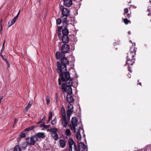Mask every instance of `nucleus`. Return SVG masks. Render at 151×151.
<instances>
[{
	"label": "nucleus",
	"mask_w": 151,
	"mask_h": 151,
	"mask_svg": "<svg viewBox=\"0 0 151 151\" xmlns=\"http://www.w3.org/2000/svg\"><path fill=\"white\" fill-rule=\"evenodd\" d=\"M61 62H57V71L59 74L60 78H59L58 80V84L60 85L61 81L65 82V80L71 79L70 76L69 72H67L66 65L69 64V61L65 57L62 58Z\"/></svg>",
	"instance_id": "obj_1"
},
{
	"label": "nucleus",
	"mask_w": 151,
	"mask_h": 151,
	"mask_svg": "<svg viewBox=\"0 0 151 151\" xmlns=\"http://www.w3.org/2000/svg\"><path fill=\"white\" fill-rule=\"evenodd\" d=\"M65 83H63L62 84L61 89L64 92H66L68 94L67 97V101L68 102H73L74 99L73 96H71L72 94V90L71 86L73 83L72 79L65 80Z\"/></svg>",
	"instance_id": "obj_2"
},
{
	"label": "nucleus",
	"mask_w": 151,
	"mask_h": 151,
	"mask_svg": "<svg viewBox=\"0 0 151 151\" xmlns=\"http://www.w3.org/2000/svg\"><path fill=\"white\" fill-rule=\"evenodd\" d=\"M68 142L69 151H72V146L73 147L74 151H87V147L83 143L81 142L79 144L78 150L77 147L72 139L69 138L68 139Z\"/></svg>",
	"instance_id": "obj_3"
},
{
	"label": "nucleus",
	"mask_w": 151,
	"mask_h": 151,
	"mask_svg": "<svg viewBox=\"0 0 151 151\" xmlns=\"http://www.w3.org/2000/svg\"><path fill=\"white\" fill-rule=\"evenodd\" d=\"M70 11V10H62V19L63 22L65 24H67L68 22H69V20H67V18L69 15Z\"/></svg>",
	"instance_id": "obj_4"
},
{
	"label": "nucleus",
	"mask_w": 151,
	"mask_h": 151,
	"mask_svg": "<svg viewBox=\"0 0 151 151\" xmlns=\"http://www.w3.org/2000/svg\"><path fill=\"white\" fill-rule=\"evenodd\" d=\"M78 121L76 117H74L71 119V125L70 127L71 130H73L74 132H76V127L77 125Z\"/></svg>",
	"instance_id": "obj_5"
},
{
	"label": "nucleus",
	"mask_w": 151,
	"mask_h": 151,
	"mask_svg": "<svg viewBox=\"0 0 151 151\" xmlns=\"http://www.w3.org/2000/svg\"><path fill=\"white\" fill-rule=\"evenodd\" d=\"M136 51V50H135V47H131L130 49V52L129 53V54L127 56V59H129V58L131 59L133 58L134 56H135V55Z\"/></svg>",
	"instance_id": "obj_6"
},
{
	"label": "nucleus",
	"mask_w": 151,
	"mask_h": 151,
	"mask_svg": "<svg viewBox=\"0 0 151 151\" xmlns=\"http://www.w3.org/2000/svg\"><path fill=\"white\" fill-rule=\"evenodd\" d=\"M70 49V46L67 44H64L62 45L61 50L62 52L65 54V53L68 52Z\"/></svg>",
	"instance_id": "obj_7"
},
{
	"label": "nucleus",
	"mask_w": 151,
	"mask_h": 151,
	"mask_svg": "<svg viewBox=\"0 0 151 151\" xmlns=\"http://www.w3.org/2000/svg\"><path fill=\"white\" fill-rule=\"evenodd\" d=\"M38 140V138H37L35 135L31 137L30 140L28 141V143L31 145H34L35 144L36 142Z\"/></svg>",
	"instance_id": "obj_8"
},
{
	"label": "nucleus",
	"mask_w": 151,
	"mask_h": 151,
	"mask_svg": "<svg viewBox=\"0 0 151 151\" xmlns=\"http://www.w3.org/2000/svg\"><path fill=\"white\" fill-rule=\"evenodd\" d=\"M68 110L67 112L72 113L73 111L74 107L73 105L70 103L68 104Z\"/></svg>",
	"instance_id": "obj_9"
},
{
	"label": "nucleus",
	"mask_w": 151,
	"mask_h": 151,
	"mask_svg": "<svg viewBox=\"0 0 151 151\" xmlns=\"http://www.w3.org/2000/svg\"><path fill=\"white\" fill-rule=\"evenodd\" d=\"M65 54L63 53L57 52L56 53V58L58 60L61 59L62 58L65 57Z\"/></svg>",
	"instance_id": "obj_10"
},
{
	"label": "nucleus",
	"mask_w": 151,
	"mask_h": 151,
	"mask_svg": "<svg viewBox=\"0 0 151 151\" xmlns=\"http://www.w3.org/2000/svg\"><path fill=\"white\" fill-rule=\"evenodd\" d=\"M135 60L133 58L131 59L130 58H129V59H127L126 64H128L129 66L130 65H132L134 63Z\"/></svg>",
	"instance_id": "obj_11"
},
{
	"label": "nucleus",
	"mask_w": 151,
	"mask_h": 151,
	"mask_svg": "<svg viewBox=\"0 0 151 151\" xmlns=\"http://www.w3.org/2000/svg\"><path fill=\"white\" fill-rule=\"evenodd\" d=\"M62 42L65 43H67L69 41V39L68 35H63L62 38Z\"/></svg>",
	"instance_id": "obj_12"
},
{
	"label": "nucleus",
	"mask_w": 151,
	"mask_h": 151,
	"mask_svg": "<svg viewBox=\"0 0 151 151\" xmlns=\"http://www.w3.org/2000/svg\"><path fill=\"white\" fill-rule=\"evenodd\" d=\"M37 138H38V139L39 138H44L45 137V135L44 133L39 132L37 133L35 135Z\"/></svg>",
	"instance_id": "obj_13"
},
{
	"label": "nucleus",
	"mask_w": 151,
	"mask_h": 151,
	"mask_svg": "<svg viewBox=\"0 0 151 151\" xmlns=\"http://www.w3.org/2000/svg\"><path fill=\"white\" fill-rule=\"evenodd\" d=\"M64 2L65 5L67 7H69L72 4L71 0H65Z\"/></svg>",
	"instance_id": "obj_14"
},
{
	"label": "nucleus",
	"mask_w": 151,
	"mask_h": 151,
	"mask_svg": "<svg viewBox=\"0 0 151 151\" xmlns=\"http://www.w3.org/2000/svg\"><path fill=\"white\" fill-rule=\"evenodd\" d=\"M62 124L63 127L66 128L68 124L66 118L63 119L62 122Z\"/></svg>",
	"instance_id": "obj_15"
},
{
	"label": "nucleus",
	"mask_w": 151,
	"mask_h": 151,
	"mask_svg": "<svg viewBox=\"0 0 151 151\" xmlns=\"http://www.w3.org/2000/svg\"><path fill=\"white\" fill-rule=\"evenodd\" d=\"M68 30L66 28H64L62 30L63 35H68Z\"/></svg>",
	"instance_id": "obj_16"
},
{
	"label": "nucleus",
	"mask_w": 151,
	"mask_h": 151,
	"mask_svg": "<svg viewBox=\"0 0 151 151\" xmlns=\"http://www.w3.org/2000/svg\"><path fill=\"white\" fill-rule=\"evenodd\" d=\"M59 143L60 146L62 148H64L65 146V142L64 140L63 139H60V140Z\"/></svg>",
	"instance_id": "obj_17"
},
{
	"label": "nucleus",
	"mask_w": 151,
	"mask_h": 151,
	"mask_svg": "<svg viewBox=\"0 0 151 151\" xmlns=\"http://www.w3.org/2000/svg\"><path fill=\"white\" fill-rule=\"evenodd\" d=\"M51 135L52 137L55 141L57 140L58 138V136L56 132H54L51 134Z\"/></svg>",
	"instance_id": "obj_18"
},
{
	"label": "nucleus",
	"mask_w": 151,
	"mask_h": 151,
	"mask_svg": "<svg viewBox=\"0 0 151 151\" xmlns=\"http://www.w3.org/2000/svg\"><path fill=\"white\" fill-rule=\"evenodd\" d=\"M76 138L78 139L79 140H81V136L80 134V132L79 131H78L76 132Z\"/></svg>",
	"instance_id": "obj_19"
},
{
	"label": "nucleus",
	"mask_w": 151,
	"mask_h": 151,
	"mask_svg": "<svg viewBox=\"0 0 151 151\" xmlns=\"http://www.w3.org/2000/svg\"><path fill=\"white\" fill-rule=\"evenodd\" d=\"M33 104V101L32 100L30 101L29 102L28 104V105L26 107L25 109L27 111L29 109V108L31 106L32 104Z\"/></svg>",
	"instance_id": "obj_20"
},
{
	"label": "nucleus",
	"mask_w": 151,
	"mask_h": 151,
	"mask_svg": "<svg viewBox=\"0 0 151 151\" xmlns=\"http://www.w3.org/2000/svg\"><path fill=\"white\" fill-rule=\"evenodd\" d=\"M35 128V127L34 126H32L30 127H28L25 129L24 130V132H25L28 131L29 130H32Z\"/></svg>",
	"instance_id": "obj_21"
},
{
	"label": "nucleus",
	"mask_w": 151,
	"mask_h": 151,
	"mask_svg": "<svg viewBox=\"0 0 151 151\" xmlns=\"http://www.w3.org/2000/svg\"><path fill=\"white\" fill-rule=\"evenodd\" d=\"M65 133L66 135L68 137L70 136L71 135L70 130L69 129H67L65 131Z\"/></svg>",
	"instance_id": "obj_22"
},
{
	"label": "nucleus",
	"mask_w": 151,
	"mask_h": 151,
	"mask_svg": "<svg viewBox=\"0 0 151 151\" xmlns=\"http://www.w3.org/2000/svg\"><path fill=\"white\" fill-rule=\"evenodd\" d=\"M14 151H22V150L19 146L16 145L14 148Z\"/></svg>",
	"instance_id": "obj_23"
},
{
	"label": "nucleus",
	"mask_w": 151,
	"mask_h": 151,
	"mask_svg": "<svg viewBox=\"0 0 151 151\" xmlns=\"http://www.w3.org/2000/svg\"><path fill=\"white\" fill-rule=\"evenodd\" d=\"M50 132H52V133L54 132H56L58 131V130L56 128H52L48 130Z\"/></svg>",
	"instance_id": "obj_24"
},
{
	"label": "nucleus",
	"mask_w": 151,
	"mask_h": 151,
	"mask_svg": "<svg viewBox=\"0 0 151 151\" xmlns=\"http://www.w3.org/2000/svg\"><path fill=\"white\" fill-rule=\"evenodd\" d=\"M27 144L25 142H23L22 144L21 147L23 149L25 150L27 148Z\"/></svg>",
	"instance_id": "obj_25"
},
{
	"label": "nucleus",
	"mask_w": 151,
	"mask_h": 151,
	"mask_svg": "<svg viewBox=\"0 0 151 151\" xmlns=\"http://www.w3.org/2000/svg\"><path fill=\"white\" fill-rule=\"evenodd\" d=\"M128 10H125V11L124 12V15L125 16V17L126 16V17H130V15L129 13H128Z\"/></svg>",
	"instance_id": "obj_26"
},
{
	"label": "nucleus",
	"mask_w": 151,
	"mask_h": 151,
	"mask_svg": "<svg viewBox=\"0 0 151 151\" xmlns=\"http://www.w3.org/2000/svg\"><path fill=\"white\" fill-rule=\"evenodd\" d=\"M46 102H47L46 104L47 105H49L50 103V98L48 96H46Z\"/></svg>",
	"instance_id": "obj_27"
},
{
	"label": "nucleus",
	"mask_w": 151,
	"mask_h": 151,
	"mask_svg": "<svg viewBox=\"0 0 151 151\" xmlns=\"http://www.w3.org/2000/svg\"><path fill=\"white\" fill-rule=\"evenodd\" d=\"M17 17H15L13 19L10 20L13 24H14L17 20Z\"/></svg>",
	"instance_id": "obj_28"
},
{
	"label": "nucleus",
	"mask_w": 151,
	"mask_h": 151,
	"mask_svg": "<svg viewBox=\"0 0 151 151\" xmlns=\"http://www.w3.org/2000/svg\"><path fill=\"white\" fill-rule=\"evenodd\" d=\"M56 122V118L55 117V119H54L51 122V124L52 125H54Z\"/></svg>",
	"instance_id": "obj_29"
},
{
	"label": "nucleus",
	"mask_w": 151,
	"mask_h": 151,
	"mask_svg": "<svg viewBox=\"0 0 151 151\" xmlns=\"http://www.w3.org/2000/svg\"><path fill=\"white\" fill-rule=\"evenodd\" d=\"M66 113L67 114V119L68 120H69L70 119V116L71 115L72 113L68 112H66Z\"/></svg>",
	"instance_id": "obj_30"
},
{
	"label": "nucleus",
	"mask_w": 151,
	"mask_h": 151,
	"mask_svg": "<svg viewBox=\"0 0 151 151\" xmlns=\"http://www.w3.org/2000/svg\"><path fill=\"white\" fill-rule=\"evenodd\" d=\"M53 113L52 112H50L49 114L48 119H49V121H50V120L52 118V116Z\"/></svg>",
	"instance_id": "obj_31"
},
{
	"label": "nucleus",
	"mask_w": 151,
	"mask_h": 151,
	"mask_svg": "<svg viewBox=\"0 0 151 151\" xmlns=\"http://www.w3.org/2000/svg\"><path fill=\"white\" fill-rule=\"evenodd\" d=\"M26 136V134L25 133H22L20 134V135H19V137H19L18 138V139H19L20 138H21V137H22V138H23V137H25Z\"/></svg>",
	"instance_id": "obj_32"
},
{
	"label": "nucleus",
	"mask_w": 151,
	"mask_h": 151,
	"mask_svg": "<svg viewBox=\"0 0 151 151\" xmlns=\"http://www.w3.org/2000/svg\"><path fill=\"white\" fill-rule=\"evenodd\" d=\"M61 22V20L60 18H58L56 20V23L57 24L60 25Z\"/></svg>",
	"instance_id": "obj_33"
},
{
	"label": "nucleus",
	"mask_w": 151,
	"mask_h": 151,
	"mask_svg": "<svg viewBox=\"0 0 151 151\" xmlns=\"http://www.w3.org/2000/svg\"><path fill=\"white\" fill-rule=\"evenodd\" d=\"M129 21L128 20L127 18H125L124 19V23L126 24H127L129 23Z\"/></svg>",
	"instance_id": "obj_34"
},
{
	"label": "nucleus",
	"mask_w": 151,
	"mask_h": 151,
	"mask_svg": "<svg viewBox=\"0 0 151 151\" xmlns=\"http://www.w3.org/2000/svg\"><path fill=\"white\" fill-rule=\"evenodd\" d=\"M61 114L64 113H65V109L64 107H61Z\"/></svg>",
	"instance_id": "obj_35"
},
{
	"label": "nucleus",
	"mask_w": 151,
	"mask_h": 151,
	"mask_svg": "<svg viewBox=\"0 0 151 151\" xmlns=\"http://www.w3.org/2000/svg\"><path fill=\"white\" fill-rule=\"evenodd\" d=\"M13 24H12V23L10 21H9L8 23V27H10Z\"/></svg>",
	"instance_id": "obj_36"
},
{
	"label": "nucleus",
	"mask_w": 151,
	"mask_h": 151,
	"mask_svg": "<svg viewBox=\"0 0 151 151\" xmlns=\"http://www.w3.org/2000/svg\"><path fill=\"white\" fill-rule=\"evenodd\" d=\"M61 115H62V117L63 118V119L66 118V114H65V113H64L61 114Z\"/></svg>",
	"instance_id": "obj_37"
},
{
	"label": "nucleus",
	"mask_w": 151,
	"mask_h": 151,
	"mask_svg": "<svg viewBox=\"0 0 151 151\" xmlns=\"http://www.w3.org/2000/svg\"><path fill=\"white\" fill-rule=\"evenodd\" d=\"M50 125H45L44 128L47 129L49 128Z\"/></svg>",
	"instance_id": "obj_38"
},
{
	"label": "nucleus",
	"mask_w": 151,
	"mask_h": 151,
	"mask_svg": "<svg viewBox=\"0 0 151 151\" xmlns=\"http://www.w3.org/2000/svg\"><path fill=\"white\" fill-rule=\"evenodd\" d=\"M20 10H19V12H18L17 15L15 17H17V18L18 17L20 13Z\"/></svg>",
	"instance_id": "obj_39"
},
{
	"label": "nucleus",
	"mask_w": 151,
	"mask_h": 151,
	"mask_svg": "<svg viewBox=\"0 0 151 151\" xmlns=\"http://www.w3.org/2000/svg\"><path fill=\"white\" fill-rule=\"evenodd\" d=\"M45 125L44 124H42L40 125V127H44V128Z\"/></svg>",
	"instance_id": "obj_40"
},
{
	"label": "nucleus",
	"mask_w": 151,
	"mask_h": 151,
	"mask_svg": "<svg viewBox=\"0 0 151 151\" xmlns=\"http://www.w3.org/2000/svg\"><path fill=\"white\" fill-rule=\"evenodd\" d=\"M128 71H129V72L131 73L132 72V71L131 70V69H130V67L129 66L128 67Z\"/></svg>",
	"instance_id": "obj_41"
},
{
	"label": "nucleus",
	"mask_w": 151,
	"mask_h": 151,
	"mask_svg": "<svg viewBox=\"0 0 151 151\" xmlns=\"http://www.w3.org/2000/svg\"><path fill=\"white\" fill-rule=\"evenodd\" d=\"M43 122L42 121V120H40L38 122H37V124H39L41 122Z\"/></svg>",
	"instance_id": "obj_42"
},
{
	"label": "nucleus",
	"mask_w": 151,
	"mask_h": 151,
	"mask_svg": "<svg viewBox=\"0 0 151 151\" xmlns=\"http://www.w3.org/2000/svg\"><path fill=\"white\" fill-rule=\"evenodd\" d=\"M3 58V59L6 62H7V59H6V58H4V57H3V58Z\"/></svg>",
	"instance_id": "obj_43"
},
{
	"label": "nucleus",
	"mask_w": 151,
	"mask_h": 151,
	"mask_svg": "<svg viewBox=\"0 0 151 151\" xmlns=\"http://www.w3.org/2000/svg\"><path fill=\"white\" fill-rule=\"evenodd\" d=\"M5 43V40H4V41L3 44L2 48H4V46Z\"/></svg>",
	"instance_id": "obj_44"
},
{
	"label": "nucleus",
	"mask_w": 151,
	"mask_h": 151,
	"mask_svg": "<svg viewBox=\"0 0 151 151\" xmlns=\"http://www.w3.org/2000/svg\"><path fill=\"white\" fill-rule=\"evenodd\" d=\"M2 29H3V27H2V26L1 25V29H0V32H1L2 31Z\"/></svg>",
	"instance_id": "obj_45"
},
{
	"label": "nucleus",
	"mask_w": 151,
	"mask_h": 151,
	"mask_svg": "<svg viewBox=\"0 0 151 151\" xmlns=\"http://www.w3.org/2000/svg\"><path fill=\"white\" fill-rule=\"evenodd\" d=\"M70 21L71 22H72L73 21V20H74V19L73 18H70Z\"/></svg>",
	"instance_id": "obj_46"
},
{
	"label": "nucleus",
	"mask_w": 151,
	"mask_h": 151,
	"mask_svg": "<svg viewBox=\"0 0 151 151\" xmlns=\"http://www.w3.org/2000/svg\"><path fill=\"white\" fill-rule=\"evenodd\" d=\"M4 48H2L1 53H2L4 51Z\"/></svg>",
	"instance_id": "obj_47"
},
{
	"label": "nucleus",
	"mask_w": 151,
	"mask_h": 151,
	"mask_svg": "<svg viewBox=\"0 0 151 151\" xmlns=\"http://www.w3.org/2000/svg\"><path fill=\"white\" fill-rule=\"evenodd\" d=\"M2 53H0V55L1 57L2 58H3V56L2 55Z\"/></svg>",
	"instance_id": "obj_48"
},
{
	"label": "nucleus",
	"mask_w": 151,
	"mask_h": 151,
	"mask_svg": "<svg viewBox=\"0 0 151 151\" xmlns=\"http://www.w3.org/2000/svg\"><path fill=\"white\" fill-rule=\"evenodd\" d=\"M41 120H42V121H43V122H44V121L45 120V117H43L42 119H41Z\"/></svg>",
	"instance_id": "obj_49"
},
{
	"label": "nucleus",
	"mask_w": 151,
	"mask_h": 151,
	"mask_svg": "<svg viewBox=\"0 0 151 151\" xmlns=\"http://www.w3.org/2000/svg\"><path fill=\"white\" fill-rule=\"evenodd\" d=\"M56 101L57 102H58V96H56Z\"/></svg>",
	"instance_id": "obj_50"
},
{
	"label": "nucleus",
	"mask_w": 151,
	"mask_h": 151,
	"mask_svg": "<svg viewBox=\"0 0 151 151\" xmlns=\"http://www.w3.org/2000/svg\"><path fill=\"white\" fill-rule=\"evenodd\" d=\"M17 119H15V120H14V122H15V124H16V122H17Z\"/></svg>",
	"instance_id": "obj_51"
},
{
	"label": "nucleus",
	"mask_w": 151,
	"mask_h": 151,
	"mask_svg": "<svg viewBox=\"0 0 151 151\" xmlns=\"http://www.w3.org/2000/svg\"><path fill=\"white\" fill-rule=\"evenodd\" d=\"M58 35H60V31H58Z\"/></svg>",
	"instance_id": "obj_52"
},
{
	"label": "nucleus",
	"mask_w": 151,
	"mask_h": 151,
	"mask_svg": "<svg viewBox=\"0 0 151 151\" xmlns=\"http://www.w3.org/2000/svg\"><path fill=\"white\" fill-rule=\"evenodd\" d=\"M148 15H149V16H151V13H149L148 14Z\"/></svg>",
	"instance_id": "obj_53"
},
{
	"label": "nucleus",
	"mask_w": 151,
	"mask_h": 151,
	"mask_svg": "<svg viewBox=\"0 0 151 151\" xmlns=\"http://www.w3.org/2000/svg\"><path fill=\"white\" fill-rule=\"evenodd\" d=\"M128 34L129 35H130V34H131V33H130V31H129V32H128Z\"/></svg>",
	"instance_id": "obj_54"
},
{
	"label": "nucleus",
	"mask_w": 151,
	"mask_h": 151,
	"mask_svg": "<svg viewBox=\"0 0 151 151\" xmlns=\"http://www.w3.org/2000/svg\"><path fill=\"white\" fill-rule=\"evenodd\" d=\"M50 121H49V119H48V120L47 121V122L48 123L50 122Z\"/></svg>",
	"instance_id": "obj_55"
},
{
	"label": "nucleus",
	"mask_w": 151,
	"mask_h": 151,
	"mask_svg": "<svg viewBox=\"0 0 151 151\" xmlns=\"http://www.w3.org/2000/svg\"><path fill=\"white\" fill-rule=\"evenodd\" d=\"M139 83L140 85H141V83Z\"/></svg>",
	"instance_id": "obj_56"
},
{
	"label": "nucleus",
	"mask_w": 151,
	"mask_h": 151,
	"mask_svg": "<svg viewBox=\"0 0 151 151\" xmlns=\"http://www.w3.org/2000/svg\"><path fill=\"white\" fill-rule=\"evenodd\" d=\"M124 9L126 10V9H128L127 8H125Z\"/></svg>",
	"instance_id": "obj_57"
},
{
	"label": "nucleus",
	"mask_w": 151,
	"mask_h": 151,
	"mask_svg": "<svg viewBox=\"0 0 151 151\" xmlns=\"http://www.w3.org/2000/svg\"><path fill=\"white\" fill-rule=\"evenodd\" d=\"M130 42H132V41L131 40H130Z\"/></svg>",
	"instance_id": "obj_58"
},
{
	"label": "nucleus",
	"mask_w": 151,
	"mask_h": 151,
	"mask_svg": "<svg viewBox=\"0 0 151 151\" xmlns=\"http://www.w3.org/2000/svg\"><path fill=\"white\" fill-rule=\"evenodd\" d=\"M66 9V10L68 9H67V8H66V9Z\"/></svg>",
	"instance_id": "obj_59"
},
{
	"label": "nucleus",
	"mask_w": 151,
	"mask_h": 151,
	"mask_svg": "<svg viewBox=\"0 0 151 151\" xmlns=\"http://www.w3.org/2000/svg\"><path fill=\"white\" fill-rule=\"evenodd\" d=\"M27 142H28V141H28V140H27Z\"/></svg>",
	"instance_id": "obj_60"
},
{
	"label": "nucleus",
	"mask_w": 151,
	"mask_h": 151,
	"mask_svg": "<svg viewBox=\"0 0 151 151\" xmlns=\"http://www.w3.org/2000/svg\"><path fill=\"white\" fill-rule=\"evenodd\" d=\"M63 0L64 1L65 0Z\"/></svg>",
	"instance_id": "obj_61"
}]
</instances>
